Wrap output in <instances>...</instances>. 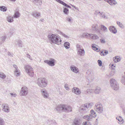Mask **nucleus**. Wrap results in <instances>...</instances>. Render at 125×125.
<instances>
[{"instance_id": "nucleus-1", "label": "nucleus", "mask_w": 125, "mask_h": 125, "mask_svg": "<svg viewBox=\"0 0 125 125\" xmlns=\"http://www.w3.org/2000/svg\"><path fill=\"white\" fill-rule=\"evenodd\" d=\"M48 37L50 41L53 43L58 45L61 43L62 40L60 37L58 35L52 34L48 35Z\"/></svg>"}, {"instance_id": "nucleus-2", "label": "nucleus", "mask_w": 125, "mask_h": 125, "mask_svg": "<svg viewBox=\"0 0 125 125\" xmlns=\"http://www.w3.org/2000/svg\"><path fill=\"white\" fill-rule=\"evenodd\" d=\"M56 109L57 111L64 110L67 112H71L72 111V109L71 106L64 104L58 105L56 108Z\"/></svg>"}, {"instance_id": "nucleus-3", "label": "nucleus", "mask_w": 125, "mask_h": 125, "mask_svg": "<svg viewBox=\"0 0 125 125\" xmlns=\"http://www.w3.org/2000/svg\"><path fill=\"white\" fill-rule=\"evenodd\" d=\"M37 83L39 86L42 88L46 87L47 84V81H46L44 78L38 79L37 81Z\"/></svg>"}, {"instance_id": "nucleus-4", "label": "nucleus", "mask_w": 125, "mask_h": 125, "mask_svg": "<svg viewBox=\"0 0 125 125\" xmlns=\"http://www.w3.org/2000/svg\"><path fill=\"white\" fill-rule=\"evenodd\" d=\"M25 69L28 74L30 77H33L34 75V73L33 70V68L30 65H27L25 66Z\"/></svg>"}, {"instance_id": "nucleus-5", "label": "nucleus", "mask_w": 125, "mask_h": 125, "mask_svg": "<svg viewBox=\"0 0 125 125\" xmlns=\"http://www.w3.org/2000/svg\"><path fill=\"white\" fill-rule=\"evenodd\" d=\"M111 85L112 88L114 90H117L119 88L118 84L117 83L116 81L114 79H112L110 80Z\"/></svg>"}, {"instance_id": "nucleus-6", "label": "nucleus", "mask_w": 125, "mask_h": 125, "mask_svg": "<svg viewBox=\"0 0 125 125\" xmlns=\"http://www.w3.org/2000/svg\"><path fill=\"white\" fill-rule=\"evenodd\" d=\"M83 37H86L89 38V37L92 39H97L99 38L97 35L95 34H89L87 33H84L83 34Z\"/></svg>"}, {"instance_id": "nucleus-7", "label": "nucleus", "mask_w": 125, "mask_h": 125, "mask_svg": "<svg viewBox=\"0 0 125 125\" xmlns=\"http://www.w3.org/2000/svg\"><path fill=\"white\" fill-rule=\"evenodd\" d=\"M28 93V90L27 88L25 86L22 87L20 93L21 96H25Z\"/></svg>"}, {"instance_id": "nucleus-8", "label": "nucleus", "mask_w": 125, "mask_h": 125, "mask_svg": "<svg viewBox=\"0 0 125 125\" xmlns=\"http://www.w3.org/2000/svg\"><path fill=\"white\" fill-rule=\"evenodd\" d=\"M95 109L96 111L98 112L99 113H102L103 111V108L102 104L99 103L96 104Z\"/></svg>"}, {"instance_id": "nucleus-9", "label": "nucleus", "mask_w": 125, "mask_h": 125, "mask_svg": "<svg viewBox=\"0 0 125 125\" xmlns=\"http://www.w3.org/2000/svg\"><path fill=\"white\" fill-rule=\"evenodd\" d=\"M55 60L52 58H50V60H44V62L51 66H53L55 65Z\"/></svg>"}, {"instance_id": "nucleus-10", "label": "nucleus", "mask_w": 125, "mask_h": 125, "mask_svg": "<svg viewBox=\"0 0 125 125\" xmlns=\"http://www.w3.org/2000/svg\"><path fill=\"white\" fill-rule=\"evenodd\" d=\"M3 110L5 112L8 113L10 111L9 107L7 104H3L2 105Z\"/></svg>"}, {"instance_id": "nucleus-11", "label": "nucleus", "mask_w": 125, "mask_h": 125, "mask_svg": "<svg viewBox=\"0 0 125 125\" xmlns=\"http://www.w3.org/2000/svg\"><path fill=\"white\" fill-rule=\"evenodd\" d=\"M81 109L83 110L85 113L87 112L89 110L87 107V104H85L82 105L81 107Z\"/></svg>"}, {"instance_id": "nucleus-12", "label": "nucleus", "mask_w": 125, "mask_h": 125, "mask_svg": "<svg viewBox=\"0 0 125 125\" xmlns=\"http://www.w3.org/2000/svg\"><path fill=\"white\" fill-rule=\"evenodd\" d=\"M72 92L77 95H79L81 93L80 90L79 88L76 87H74L73 88Z\"/></svg>"}, {"instance_id": "nucleus-13", "label": "nucleus", "mask_w": 125, "mask_h": 125, "mask_svg": "<svg viewBox=\"0 0 125 125\" xmlns=\"http://www.w3.org/2000/svg\"><path fill=\"white\" fill-rule=\"evenodd\" d=\"M70 68L71 71L75 73H77L79 72L78 69L74 65H72L70 66Z\"/></svg>"}, {"instance_id": "nucleus-14", "label": "nucleus", "mask_w": 125, "mask_h": 125, "mask_svg": "<svg viewBox=\"0 0 125 125\" xmlns=\"http://www.w3.org/2000/svg\"><path fill=\"white\" fill-rule=\"evenodd\" d=\"M92 30L96 32H100V30L98 25L96 24L93 25L92 26Z\"/></svg>"}, {"instance_id": "nucleus-15", "label": "nucleus", "mask_w": 125, "mask_h": 125, "mask_svg": "<svg viewBox=\"0 0 125 125\" xmlns=\"http://www.w3.org/2000/svg\"><path fill=\"white\" fill-rule=\"evenodd\" d=\"M109 29L110 31L113 33L115 34L117 32V30L113 26H111L109 27Z\"/></svg>"}, {"instance_id": "nucleus-16", "label": "nucleus", "mask_w": 125, "mask_h": 125, "mask_svg": "<svg viewBox=\"0 0 125 125\" xmlns=\"http://www.w3.org/2000/svg\"><path fill=\"white\" fill-rule=\"evenodd\" d=\"M93 117L90 115H84L83 118L87 120L88 121H91L93 120Z\"/></svg>"}, {"instance_id": "nucleus-17", "label": "nucleus", "mask_w": 125, "mask_h": 125, "mask_svg": "<svg viewBox=\"0 0 125 125\" xmlns=\"http://www.w3.org/2000/svg\"><path fill=\"white\" fill-rule=\"evenodd\" d=\"M56 1L59 3L62 4L64 6L67 7V8H71V7L69 6V5H67V4H66L65 3H64L63 1H62L61 0H55Z\"/></svg>"}, {"instance_id": "nucleus-18", "label": "nucleus", "mask_w": 125, "mask_h": 125, "mask_svg": "<svg viewBox=\"0 0 125 125\" xmlns=\"http://www.w3.org/2000/svg\"><path fill=\"white\" fill-rule=\"evenodd\" d=\"M104 0L108 2L111 6L113 5H115L117 3V2L115 0Z\"/></svg>"}, {"instance_id": "nucleus-19", "label": "nucleus", "mask_w": 125, "mask_h": 125, "mask_svg": "<svg viewBox=\"0 0 125 125\" xmlns=\"http://www.w3.org/2000/svg\"><path fill=\"white\" fill-rule=\"evenodd\" d=\"M78 51V54L81 56H83L84 55L85 51L83 49H79Z\"/></svg>"}, {"instance_id": "nucleus-20", "label": "nucleus", "mask_w": 125, "mask_h": 125, "mask_svg": "<svg viewBox=\"0 0 125 125\" xmlns=\"http://www.w3.org/2000/svg\"><path fill=\"white\" fill-rule=\"evenodd\" d=\"M13 67L15 69V70L14 71V73L16 75L18 76L20 75V72L17 69L18 67L17 66L15 65L14 64L13 65Z\"/></svg>"}, {"instance_id": "nucleus-21", "label": "nucleus", "mask_w": 125, "mask_h": 125, "mask_svg": "<svg viewBox=\"0 0 125 125\" xmlns=\"http://www.w3.org/2000/svg\"><path fill=\"white\" fill-rule=\"evenodd\" d=\"M32 2L38 5H41L42 4L41 0H33Z\"/></svg>"}, {"instance_id": "nucleus-22", "label": "nucleus", "mask_w": 125, "mask_h": 125, "mask_svg": "<svg viewBox=\"0 0 125 125\" xmlns=\"http://www.w3.org/2000/svg\"><path fill=\"white\" fill-rule=\"evenodd\" d=\"M81 123L77 119H75L73 123V125H80Z\"/></svg>"}, {"instance_id": "nucleus-23", "label": "nucleus", "mask_w": 125, "mask_h": 125, "mask_svg": "<svg viewBox=\"0 0 125 125\" xmlns=\"http://www.w3.org/2000/svg\"><path fill=\"white\" fill-rule=\"evenodd\" d=\"M89 115L93 117H95L96 116V115L95 112L93 110H91L90 113Z\"/></svg>"}, {"instance_id": "nucleus-24", "label": "nucleus", "mask_w": 125, "mask_h": 125, "mask_svg": "<svg viewBox=\"0 0 125 125\" xmlns=\"http://www.w3.org/2000/svg\"><path fill=\"white\" fill-rule=\"evenodd\" d=\"M40 15L41 14L40 12L36 11L35 12H33L31 14L32 15L34 16L36 18L37 17H39L41 15Z\"/></svg>"}, {"instance_id": "nucleus-25", "label": "nucleus", "mask_w": 125, "mask_h": 125, "mask_svg": "<svg viewBox=\"0 0 125 125\" xmlns=\"http://www.w3.org/2000/svg\"><path fill=\"white\" fill-rule=\"evenodd\" d=\"M100 92V88L99 87H96L94 91V93L96 94H99Z\"/></svg>"}, {"instance_id": "nucleus-26", "label": "nucleus", "mask_w": 125, "mask_h": 125, "mask_svg": "<svg viewBox=\"0 0 125 125\" xmlns=\"http://www.w3.org/2000/svg\"><path fill=\"white\" fill-rule=\"evenodd\" d=\"M16 41L17 42V43H16V44H17L19 47H21L22 46V42L21 40L19 39H17L16 40Z\"/></svg>"}, {"instance_id": "nucleus-27", "label": "nucleus", "mask_w": 125, "mask_h": 125, "mask_svg": "<svg viewBox=\"0 0 125 125\" xmlns=\"http://www.w3.org/2000/svg\"><path fill=\"white\" fill-rule=\"evenodd\" d=\"M96 45L95 44H93L92 45V49L94 50L97 52H99V50H98V48L96 47Z\"/></svg>"}, {"instance_id": "nucleus-28", "label": "nucleus", "mask_w": 125, "mask_h": 125, "mask_svg": "<svg viewBox=\"0 0 125 125\" xmlns=\"http://www.w3.org/2000/svg\"><path fill=\"white\" fill-rule=\"evenodd\" d=\"M64 45L66 49H68L70 48V44L68 42H66L64 43Z\"/></svg>"}, {"instance_id": "nucleus-29", "label": "nucleus", "mask_w": 125, "mask_h": 125, "mask_svg": "<svg viewBox=\"0 0 125 125\" xmlns=\"http://www.w3.org/2000/svg\"><path fill=\"white\" fill-rule=\"evenodd\" d=\"M63 12L66 15L68 14L69 13V9L66 7H63Z\"/></svg>"}, {"instance_id": "nucleus-30", "label": "nucleus", "mask_w": 125, "mask_h": 125, "mask_svg": "<svg viewBox=\"0 0 125 125\" xmlns=\"http://www.w3.org/2000/svg\"><path fill=\"white\" fill-rule=\"evenodd\" d=\"M0 10L3 12L6 11L7 10V8L4 6H0Z\"/></svg>"}, {"instance_id": "nucleus-31", "label": "nucleus", "mask_w": 125, "mask_h": 125, "mask_svg": "<svg viewBox=\"0 0 125 125\" xmlns=\"http://www.w3.org/2000/svg\"><path fill=\"white\" fill-rule=\"evenodd\" d=\"M20 13L18 11H16L14 14V17L15 18H18L20 17Z\"/></svg>"}, {"instance_id": "nucleus-32", "label": "nucleus", "mask_w": 125, "mask_h": 125, "mask_svg": "<svg viewBox=\"0 0 125 125\" xmlns=\"http://www.w3.org/2000/svg\"><path fill=\"white\" fill-rule=\"evenodd\" d=\"M118 120L119 122V123L120 124H122L123 122V118L121 117V116H119L118 119Z\"/></svg>"}, {"instance_id": "nucleus-33", "label": "nucleus", "mask_w": 125, "mask_h": 125, "mask_svg": "<svg viewBox=\"0 0 125 125\" xmlns=\"http://www.w3.org/2000/svg\"><path fill=\"white\" fill-rule=\"evenodd\" d=\"M101 30L104 31L105 32H106L107 31V29L103 25H101Z\"/></svg>"}, {"instance_id": "nucleus-34", "label": "nucleus", "mask_w": 125, "mask_h": 125, "mask_svg": "<svg viewBox=\"0 0 125 125\" xmlns=\"http://www.w3.org/2000/svg\"><path fill=\"white\" fill-rule=\"evenodd\" d=\"M7 21L8 22H12L13 21L12 18L10 16H9L7 18Z\"/></svg>"}, {"instance_id": "nucleus-35", "label": "nucleus", "mask_w": 125, "mask_h": 125, "mask_svg": "<svg viewBox=\"0 0 125 125\" xmlns=\"http://www.w3.org/2000/svg\"><path fill=\"white\" fill-rule=\"evenodd\" d=\"M93 91V89H87L86 91V92L87 94H90L92 93Z\"/></svg>"}, {"instance_id": "nucleus-36", "label": "nucleus", "mask_w": 125, "mask_h": 125, "mask_svg": "<svg viewBox=\"0 0 125 125\" xmlns=\"http://www.w3.org/2000/svg\"><path fill=\"white\" fill-rule=\"evenodd\" d=\"M0 125H5V123L3 119L0 117Z\"/></svg>"}, {"instance_id": "nucleus-37", "label": "nucleus", "mask_w": 125, "mask_h": 125, "mask_svg": "<svg viewBox=\"0 0 125 125\" xmlns=\"http://www.w3.org/2000/svg\"><path fill=\"white\" fill-rule=\"evenodd\" d=\"M83 125H92V124L89 121L85 122L83 123Z\"/></svg>"}, {"instance_id": "nucleus-38", "label": "nucleus", "mask_w": 125, "mask_h": 125, "mask_svg": "<svg viewBox=\"0 0 125 125\" xmlns=\"http://www.w3.org/2000/svg\"><path fill=\"white\" fill-rule=\"evenodd\" d=\"M0 77L4 79L6 77V76L3 73L2 74H0Z\"/></svg>"}, {"instance_id": "nucleus-39", "label": "nucleus", "mask_w": 125, "mask_h": 125, "mask_svg": "<svg viewBox=\"0 0 125 125\" xmlns=\"http://www.w3.org/2000/svg\"><path fill=\"white\" fill-rule=\"evenodd\" d=\"M6 37L5 36L1 37L0 38V40H1L2 42H4L6 39Z\"/></svg>"}, {"instance_id": "nucleus-40", "label": "nucleus", "mask_w": 125, "mask_h": 125, "mask_svg": "<svg viewBox=\"0 0 125 125\" xmlns=\"http://www.w3.org/2000/svg\"><path fill=\"white\" fill-rule=\"evenodd\" d=\"M97 62H98V65L100 66H102V62L101 60H98Z\"/></svg>"}, {"instance_id": "nucleus-41", "label": "nucleus", "mask_w": 125, "mask_h": 125, "mask_svg": "<svg viewBox=\"0 0 125 125\" xmlns=\"http://www.w3.org/2000/svg\"><path fill=\"white\" fill-rule=\"evenodd\" d=\"M120 61V59L118 58H117L116 57V58L114 59V62H119Z\"/></svg>"}, {"instance_id": "nucleus-42", "label": "nucleus", "mask_w": 125, "mask_h": 125, "mask_svg": "<svg viewBox=\"0 0 125 125\" xmlns=\"http://www.w3.org/2000/svg\"><path fill=\"white\" fill-rule=\"evenodd\" d=\"M60 33L64 37L66 38H68V37L67 36L65 35L62 32L60 31Z\"/></svg>"}, {"instance_id": "nucleus-43", "label": "nucleus", "mask_w": 125, "mask_h": 125, "mask_svg": "<svg viewBox=\"0 0 125 125\" xmlns=\"http://www.w3.org/2000/svg\"><path fill=\"white\" fill-rule=\"evenodd\" d=\"M76 46L77 51L79 49H80L81 48V46L78 44H77Z\"/></svg>"}, {"instance_id": "nucleus-44", "label": "nucleus", "mask_w": 125, "mask_h": 125, "mask_svg": "<svg viewBox=\"0 0 125 125\" xmlns=\"http://www.w3.org/2000/svg\"><path fill=\"white\" fill-rule=\"evenodd\" d=\"M43 97L44 98H47L48 96V94L47 93H46L43 94H42Z\"/></svg>"}, {"instance_id": "nucleus-45", "label": "nucleus", "mask_w": 125, "mask_h": 125, "mask_svg": "<svg viewBox=\"0 0 125 125\" xmlns=\"http://www.w3.org/2000/svg\"><path fill=\"white\" fill-rule=\"evenodd\" d=\"M100 16H101L102 18H105L106 17L104 14L103 12L100 13Z\"/></svg>"}, {"instance_id": "nucleus-46", "label": "nucleus", "mask_w": 125, "mask_h": 125, "mask_svg": "<svg viewBox=\"0 0 125 125\" xmlns=\"http://www.w3.org/2000/svg\"><path fill=\"white\" fill-rule=\"evenodd\" d=\"M103 50L105 51L103 53V56L106 55L108 53V51L105 50Z\"/></svg>"}, {"instance_id": "nucleus-47", "label": "nucleus", "mask_w": 125, "mask_h": 125, "mask_svg": "<svg viewBox=\"0 0 125 125\" xmlns=\"http://www.w3.org/2000/svg\"><path fill=\"white\" fill-rule=\"evenodd\" d=\"M68 85L67 84H66L64 86V87L67 90H69V88L68 86Z\"/></svg>"}, {"instance_id": "nucleus-48", "label": "nucleus", "mask_w": 125, "mask_h": 125, "mask_svg": "<svg viewBox=\"0 0 125 125\" xmlns=\"http://www.w3.org/2000/svg\"><path fill=\"white\" fill-rule=\"evenodd\" d=\"M100 42L102 43H105V40L101 39L100 40Z\"/></svg>"}, {"instance_id": "nucleus-49", "label": "nucleus", "mask_w": 125, "mask_h": 125, "mask_svg": "<svg viewBox=\"0 0 125 125\" xmlns=\"http://www.w3.org/2000/svg\"><path fill=\"white\" fill-rule=\"evenodd\" d=\"M66 20L69 22H71L72 20V18H67L66 19Z\"/></svg>"}, {"instance_id": "nucleus-50", "label": "nucleus", "mask_w": 125, "mask_h": 125, "mask_svg": "<svg viewBox=\"0 0 125 125\" xmlns=\"http://www.w3.org/2000/svg\"><path fill=\"white\" fill-rule=\"evenodd\" d=\"M10 94L11 95V96L14 97H15L16 95V94H13L12 93H10Z\"/></svg>"}, {"instance_id": "nucleus-51", "label": "nucleus", "mask_w": 125, "mask_h": 125, "mask_svg": "<svg viewBox=\"0 0 125 125\" xmlns=\"http://www.w3.org/2000/svg\"><path fill=\"white\" fill-rule=\"evenodd\" d=\"M53 123H51V125H56V122L55 121H53Z\"/></svg>"}, {"instance_id": "nucleus-52", "label": "nucleus", "mask_w": 125, "mask_h": 125, "mask_svg": "<svg viewBox=\"0 0 125 125\" xmlns=\"http://www.w3.org/2000/svg\"><path fill=\"white\" fill-rule=\"evenodd\" d=\"M15 30V29H14L13 28H12L11 29H10V30H11V32L12 33L14 32H13L12 31H14Z\"/></svg>"}, {"instance_id": "nucleus-53", "label": "nucleus", "mask_w": 125, "mask_h": 125, "mask_svg": "<svg viewBox=\"0 0 125 125\" xmlns=\"http://www.w3.org/2000/svg\"><path fill=\"white\" fill-rule=\"evenodd\" d=\"M118 25L121 28L122 27V24L120 22L119 23V24H118Z\"/></svg>"}, {"instance_id": "nucleus-54", "label": "nucleus", "mask_w": 125, "mask_h": 125, "mask_svg": "<svg viewBox=\"0 0 125 125\" xmlns=\"http://www.w3.org/2000/svg\"><path fill=\"white\" fill-rule=\"evenodd\" d=\"M27 57L28 58H29L30 59H31V56L30 55H29L28 54H27Z\"/></svg>"}, {"instance_id": "nucleus-55", "label": "nucleus", "mask_w": 125, "mask_h": 125, "mask_svg": "<svg viewBox=\"0 0 125 125\" xmlns=\"http://www.w3.org/2000/svg\"><path fill=\"white\" fill-rule=\"evenodd\" d=\"M71 6L73 8H75L76 9L78 10V8L77 7H76L75 6H74V5H71Z\"/></svg>"}, {"instance_id": "nucleus-56", "label": "nucleus", "mask_w": 125, "mask_h": 125, "mask_svg": "<svg viewBox=\"0 0 125 125\" xmlns=\"http://www.w3.org/2000/svg\"><path fill=\"white\" fill-rule=\"evenodd\" d=\"M8 55L9 56H12V54L11 53H10V52H8Z\"/></svg>"}, {"instance_id": "nucleus-57", "label": "nucleus", "mask_w": 125, "mask_h": 125, "mask_svg": "<svg viewBox=\"0 0 125 125\" xmlns=\"http://www.w3.org/2000/svg\"><path fill=\"white\" fill-rule=\"evenodd\" d=\"M99 53L101 55H102V54L103 55V53H104V52L103 51H101Z\"/></svg>"}, {"instance_id": "nucleus-58", "label": "nucleus", "mask_w": 125, "mask_h": 125, "mask_svg": "<svg viewBox=\"0 0 125 125\" xmlns=\"http://www.w3.org/2000/svg\"><path fill=\"white\" fill-rule=\"evenodd\" d=\"M40 21L42 22H43L44 21V20L43 19H40Z\"/></svg>"}, {"instance_id": "nucleus-59", "label": "nucleus", "mask_w": 125, "mask_h": 125, "mask_svg": "<svg viewBox=\"0 0 125 125\" xmlns=\"http://www.w3.org/2000/svg\"><path fill=\"white\" fill-rule=\"evenodd\" d=\"M42 93H43V94H44L46 93V91H42Z\"/></svg>"}, {"instance_id": "nucleus-60", "label": "nucleus", "mask_w": 125, "mask_h": 125, "mask_svg": "<svg viewBox=\"0 0 125 125\" xmlns=\"http://www.w3.org/2000/svg\"><path fill=\"white\" fill-rule=\"evenodd\" d=\"M59 94H60L61 95H62V93H61L60 91H59Z\"/></svg>"}, {"instance_id": "nucleus-61", "label": "nucleus", "mask_w": 125, "mask_h": 125, "mask_svg": "<svg viewBox=\"0 0 125 125\" xmlns=\"http://www.w3.org/2000/svg\"><path fill=\"white\" fill-rule=\"evenodd\" d=\"M11 1L15 2L16 0H10Z\"/></svg>"}, {"instance_id": "nucleus-62", "label": "nucleus", "mask_w": 125, "mask_h": 125, "mask_svg": "<svg viewBox=\"0 0 125 125\" xmlns=\"http://www.w3.org/2000/svg\"><path fill=\"white\" fill-rule=\"evenodd\" d=\"M120 22L117 21V24L118 25V24H119V23H120Z\"/></svg>"}, {"instance_id": "nucleus-63", "label": "nucleus", "mask_w": 125, "mask_h": 125, "mask_svg": "<svg viewBox=\"0 0 125 125\" xmlns=\"http://www.w3.org/2000/svg\"><path fill=\"white\" fill-rule=\"evenodd\" d=\"M123 111L124 112V113L125 114V109H123Z\"/></svg>"}, {"instance_id": "nucleus-64", "label": "nucleus", "mask_w": 125, "mask_h": 125, "mask_svg": "<svg viewBox=\"0 0 125 125\" xmlns=\"http://www.w3.org/2000/svg\"><path fill=\"white\" fill-rule=\"evenodd\" d=\"M113 66H114V64H111V67H112Z\"/></svg>"}]
</instances>
